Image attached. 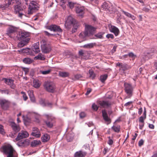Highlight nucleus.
Instances as JSON below:
<instances>
[{
    "label": "nucleus",
    "mask_w": 157,
    "mask_h": 157,
    "mask_svg": "<svg viewBox=\"0 0 157 157\" xmlns=\"http://www.w3.org/2000/svg\"><path fill=\"white\" fill-rule=\"evenodd\" d=\"M22 61L25 64H30L33 61V60L30 58H25L23 59Z\"/></svg>",
    "instance_id": "28"
},
{
    "label": "nucleus",
    "mask_w": 157,
    "mask_h": 157,
    "mask_svg": "<svg viewBox=\"0 0 157 157\" xmlns=\"http://www.w3.org/2000/svg\"><path fill=\"white\" fill-rule=\"evenodd\" d=\"M144 141L142 139L140 140L139 142L138 145L139 146L141 147L144 144Z\"/></svg>",
    "instance_id": "54"
},
{
    "label": "nucleus",
    "mask_w": 157,
    "mask_h": 157,
    "mask_svg": "<svg viewBox=\"0 0 157 157\" xmlns=\"http://www.w3.org/2000/svg\"><path fill=\"white\" fill-rule=\"evenodd\" d=\"M76 13L80 17H82L84 13V9L83 7H77L75 9Z\"/></svg>",
    "instance_id": "16"
},
{
    "label": "nucleus",
    "mask_w": 157,
    "mask_h": 157,
    "mask_svg": "<svg viewBox=\"0 0 157 157\" xmlns=\"http://www.w3.org/2000/svg\"><path fill=\"white\" fill-rule=\"evenodd\" d=\"M68 4L69 7L71 9H72L74 7V4L72 2H68Z\"/></svg>",
    "instance_id": "56"
},
{
    "label": "nucleus",
    "mask_w": 157,
    "mask_h": 157,
    "mask_svg": "<svg viewBox=\"0 0 157 157\" xmlns=\"http://www.w3.org/2000/svg\"><path fill=\"white\" fill-rule=\"evenodd\" d=\"M29 96L31 101L32 102L35 101V98L33 94V92L32 90H30L28 92Z\"/></svg>",
    "instance_id": "33"
},
{
    "label": "nucleus",
    "mask_w": 157,
    "mask_h": 157,
    "mask_svg": "<svg viewBox=\"0 0 157 157\" xmlns=\"http://www.w3.org/2000/svg\"><path fill=\"white\" fill-rule=\"evenodd\" d=\"M66 1L67 0H60V4L61 6H62L63 5V4L66 3Z\"/></svg>",
    "instance_id": "64"
},
{
    "label": "nucleus",
    "mask_w": 157,
    "mask_h": 157,
    "mask_svg": "<svg viewBox=\"0 0 157 157\" xmlns=\"http://www.w3.org/2000/svg\"><path fill=\"white\" fill-rule=\"evenodd\" d=\"M41 138L43 142H46L49 140L50 136L48 134H44L43 136H42Z\"/></svg>",
    "instance_id": "29"
},
{
    "label": "nucleus",
    "mask_w": 157,
    "mask_h": 157,
    "mask_svg": "<svg viewBox=\"0 0 157 157\" xmlns=\"http://www.w3.org/2000/svg\"><path fill=\"white\" fill-rule=\"evenodd\" d=\"M95 44L94 43H91L83 45V47L85 48H93Z\"/></svg>",
    "instance_id": "36"
},
{
    "label": "nucleus",
    "mask_w": 157,
    "mask_h": 157,
    "mask_svg": "<svg viewBox=\"0 0 157 157\" xmlns=\"http://www.w3.org/2000/svg\"><path fill=\"white\" fill-rule=\"evenodd\" d=\"M40 104L43 106H48L50 107L52 105L51 103H49L48 101H45L44 100L41 99L39 101Z\"/></svg>",
    "instance_id": "23"
},
{
    "label": "nucleus",
    "mask_w": 157,
    "mask_h": 157,
    "mask_svg": "<svg viewBox=\"0 0 157 157\" xmlns=\"http://www.w3.org/2000/svg\"><path fill=\"white\" fill-rule=\"evenodd\" d=\"M96 29V28L91 25H86L84 32L85 36L89 37L91 39H96V38L93 37V36L95 33Z\"/></svg>",
    "instance_id": "2"
},
{
    "label": "nucleus",
    "mask_w": 157,
    "mask_h": 157,
    "mask_svg": "<svg viewBox=\"0 0 157 157\" xmlns=\"http://www.w3.org/2000/svg\"><path fill=\"white\" fill-rule=\"evenodd\" d=\"M82 77V76L80 75H75V77L76 79H78L81 78Z\"/></svg>",
    "instance_id": "59"
},
{
    "label": "nucleus",
    "mask_w": 157,
    "mask_h": 157,
    "mask_svg": "<svg viewBox=\"0 0 157 157\" xmlns=\"http://www.w3.org/2000/svg\"><path fill=\"white\" fill-rule=\"evenodd\" d=\"M39 5L36 2L32 1L30 3L28 13L31 14L35 11L37 10L39 8Z\"/></svg>",
    "instance_id": "4"
},
{
    "label": "nucleus",
    "mask_w": 157,
    "mask_h": 157,
    "mask_svg": "<svg viewBox=\"0 0 157 157\" xmlns=\"http://www.w3.org/2000/svg\"><path fill=\"white\" fill-rule=\"evenodd\" d=\"M2 148L4 153L7 155V157H14L16 151L10 145H5Z\"/></svg>",
    "instance_id": "3"
},
{
    "label": "nucleus",
    "mask_w": 157,
    "mask_h": 157,
    "mask_svg": "<svg viewBox=\"0 0 157 157\" xmlns=\"http://www.w3.org/2000/svg\"><path fill=\"white\" fill-rule=\"evenodd\" d=\"M51 71V70L50 69H49L48 70L45 71H40V72L43 75H47Z\"/></svg>",
    "instance_id": "46"
},
{
    "label": "nucleus",
    "mask_w": 157,
    "mask_h": 157,
    "mask_svg": "<svg viewBox=\"0 0 157 157\" xmlns=\"http://www.w3.org/2000/svg\"><path fill=\"white\" fill-rule=\"evenodd\" d=\"M3 79L4 80V82L6 84L10 86L12 88H13L12 87L13 86V80L8 79L6 78H4Z\"/></svg>",
    "instance_id": "27"
},
{
    "label": "nucleus",
    "mask_w": 157,
    "mask_h": 157,
    "mask_svg": "<svg viewBox=\"0 0 157 157\" xmlns=\"http://www.w3.org/2000/svg\"><path fill=\"white\" fill-rule=\"evenodd\" d=\"M29 48H23L20 50H19L18 51L19 52H21L24 53H27L29 52Z\"/></svg>",
    "instance_id": "45"
},
{
    "label": "nucleus",
    "mask_w": 157,
    "mask_h": 157,
    "mask_svg": "<svg viewBox=\"0 0 157 157\" xmlns=\"http://www.w3.org/2000/svg\"><path fill=\"white\" fill-rule=\"evenodd\" d=\"M13 130L16 133L18 132L20 130V128L18 125H17L14 122H12L11 124Z\"/></svg>",
    "instance_id": "20"
},
{
    "label": "nucleus",
    "mask_w": 157,
    "mask_h": 157,
    "mask_svg": "<svg viewBox=\"0 0 157 157\" xmlns=\"http://www.w3.org/2000/svg\"><path fill=\"white\" fill-rule=\"evenodd\" d=\"M41 49L42 52L44 53H48L51 50V46L48 44L46 43V41L42 40L41 42Z\"/></svg>",
    "instance_id": "5"
},
{
    "label": "nucleus",
    "mask_w": 157,
    "mask_h": 157,
    "mask_svg": "<svg viewBox=\"0 0 157 157\" xmlns=\"http://www.w3.org/2000/svg\"><path fill=\"white\" fill-rule=\"evenodd\" d=\"M21 4L17 5L15 6L14 7V12L16 13H18V16L19 17H21L23 15V13L21 12L23 11V9L21 5Z\"/></svg>",
    "instance_id": "11"
},
{
    "label": "nucleus",
    "mask_w": 157,
    "mask_h": 157,
    "mask_svg": "<svg viewBox=\"0 0 157 157\" xmlns=\"http://www.w3.org/2000/svg\"><path fill=\"white\" fill-rule=\"evenodd\" d=\"M99 104L101 106L104 108L109 107L112 104V103L109 101H100Z\"/></svg>",
    "instance_id": "15"
},
{
    "label": "nucleus",
    "mask_w": 157,
    "mask_h": 157,
    "mask_svg": "<svg viewBox=\"0 0 157 157\" xmlns=\"http://www.w3.org/2000/svg\"><path fill=\"white\" fill-rule=\"evenodd\" d=\"M29 143V140L26 139L23 140H21L18 142L17 145L19 147H24L28 145Z\"/></svg>",
    "instance_id": "21"
},
{
    "label": "nucleus",
    "mask_w": 157,
    "mask_h": 157,
    "mask_svg": "<svg viewBox=\"0 0 157 157\" xmlns=\"http://www.w3.org/2000/svg\"><path fill=\"white\" fill-rule=\"evenodd\" d=\"M15 31L16 30L14 28H10L8 29L6 33L9 36L12 37L11 36V34L14 33Z\"/></svg>",
    "instance_id": "32"
},
{
    "label": "nucleus",
    "mask_w": 157,
    "mask_h": 157,
    "mask_svg": "<svg viewBox=\"0 0 157 157\" xmlns=\"http://www.w3.org/2000/svg\"><path fill=\"white\" fill-rule=\"evenodd\" d=\"M101 9L103 10L110 11V7L108 3L104 2L101 6Z\"/></svg>",
    "instance_id": "26"
},
{
    "label": "nucleus",
    "mask_w": 157,
    "mask_h": 157,
    "mask_svg": "<svg viewBox=\"0 0 157 157\" xmlns=\"http://www.w3.org/2000/svg\"><path fill=\"white\" fill-rule=\"evenodd\" d=\"M86 51L82 50H81L78 52V55L79 56H82L84 55Z\"/></svg>",
    "instance_id": "51"
},
{
    "label": "nucleus",
    "mask_w": 157,
    "mask_h": 157,
    "mask_svg": "<svg viewBox=\"0 0 157 157\" xmlns=\"http://www.w3.org/2000/svg\"><path fill=\"white\" fill-rule=\"evenodd\" d=\"M102 115L104 119L106 121H110V119L108 117L106 112L105 110H103L102 111Z\"/></svg>",
    "instance_id": "25"
},
{
    "label": "nucleus",
    "mask_w": 157,
    "mask_h": 157,
    "mask_svg": "<svg viewBox=\"0 0 157 157\" xmlns=\"http://www.w3.org/2000/svg\"><path fill=\"white\" fill-rule=\"evenodd\" d=\"M0 93L2 94H5L8 95L9 94V91L7 89H5L3 90L0 89Z\"/></svg>",
    "instance_id": "42"
},
{
    "label": "nucleus",
    "mask_w": 157,
    "mask_h": 157,
    "mask_svg": "<svg viewBox=\"0 0 157 157\" xmlns=\"http://www.w3.org/2000/svg\"><path fill=\"white\" fill-rule=\"evenodd\" d=\"M131 67L128 66L127 64H124L121 66V67L119 68L120 71L122 73H124V71L129 69Z\"/></svg>",
    "instance_id": "24"
},
{
    "label": "nucleus",
    "mask_w": 157,
    "mask_h": 157,
    "mask_svg": "<svg viewBox=\"0 0 157 157\" xmlns=\"http://www.w3.org/2000/svg\"><path fill=\"white\" fill-rule=\"evenodd\" d=\"M91 91L92 90L90 88H88L87 89L86 92L85 94V95H88L90 93Z\"/></svg>",
    "instance_id": "58"
},
{
    "label": "nucleus",
    "mask_w": 157,
    "mask_h": 157,
    "mask_svg": "<svg viewBox=\"0 0 157 157\" xmlns=\"http://www.w3.org/2000/svg\"><path fill=\"white\" fill-rule=\"evenodd\" d=\"M44 32L45 33V34L46 35L48 36H53V34H50L48 32H47L46 31H44Z\"/></svg>",
    "instance_id": "62"
},
{
    "label": "nucleus",
    "mask_w": 157,
    "mask_h": 157,
    "mask_svg": "<svg viewBox=\"0 0 157 157\" xmlns=\"http://www.w3.org/2000/svg\"><path fill=\"white\" fill-rule=\"evenodd\" d=\"M44 88L48 92L53 93L56 89L54 83L52 82H46L44 84Z\"/></svg>",
    "instance_id": "6"
},
{
    "label": "nucleus",
    "mask_w": 157,
    "mask_h": 157,
    "mask_svg": "<svg viewBox=\"0 0 157 157\" xmlns=\"http://www.w3.org/2000/svg\"><path fill=\"white\" fill-rule=\"evenodd\" d=\"M41 143V142L39 140H34L31 142V145L32 147H35L40 144Z\"/></svg>",
    "instance_id": "30"
},
{
    "label": "nucleus",
    "mask_w": 157,
    "mask_h": 157,
    "mask_svg": "<svg viewBox=\"0 0 157 157\" xmlns=\"http://www.w3.org/2000/svg\"><path fill=\"white\" fill-rule=\"evenodd\" d=\"M92 107L94 110L97 111L98 109V106L96 105L95 103H93L92 105Z\"/></svg>",
    "instance_id": "48"
},
{
    "label": "nucleus",
    "mask_w": 157,
    "mask_h": 157,
    "mask_svg": "<svg viewBox=\"0 0 157 157\" xmlns=\"http://www.w3.org/2000/svg\"><path fill=\"white\" fill-rule=\"evenodd\" d=\"M29 36V32L24 31L19 32L17 34L16 37L19 40H24Z\"/></svg>",
    "instance_id": "7"
},
{
    "label": "nucleus",
    "mask_w": 157,
    "mask_h": 157,
    "mask_svg": "<svg viewBox=\"0 0 157 157\" xmlns=\"http://www.w3.org/2000/svg\"><path fill=\"white\" fill-rule=\"evenodd\" d=\"M121 11L127 17L131 18L133 20L135 19L136 17L134 15H132L131 14L128 12H125L123 10H122Z\"/></svg>",
    "instance_id": "31"
},
{
    "label": "nucleus",
    "mask_w": 157,
    "mask_h": 157,
    "mask_svg": "<svg viewBox=\"0 0 157 157\" xmlns=\"http://www.w3.org/2000/svg\"><path fill=\"white\" fill-rule=\"evenodd\" d=\"M0 105L3 109L6 110L9 108L10 102L6 100H0Z\"/></svg>",
    "instance_id": "13"
},
{
    "label": "nucleus",
    "mask_w": 157,
    "mask_h": 157,
    "mask_svg": "<svg viewBox=\"0 0 157 157\" xmlns=\"http://www.w3.org/2000/svg\"><path fill=\"white\" fill-rule=\"evenodd\" d=\"M5 132L3 129V126L1 124H0V133L3 134H5Z\"/></svg>",
    "instance_id": "50"
},
{
    "label": "nucleus",
    "mask_w": 157,
    "mask_h": 157,
    "mask_svg": "<svg viewBox=\"0 0 157 157\" xmlns=\"http://www.w3.org/2000/svg\"><path fill=\"white\" fill-rule=\"evenodd\" d=\"M29 38H28L25 39L24 40H21V41L19 42L18 44V47L19 48L24 47L29 42Z\"/></svg>",
    "instance_id": "18"
},
{
    "label": "nucleus",
    "mask_w": 157,
    "mask_h": 157,
    "mask_svg": "<svg viewBox=\"0 0 157 157\" xmlns=\"http://www.w3.org/2000/svg\"><path fill=\"white\" fill-rule=\"evenodd\" d=\"M146 118H145L144 117H143V116H141L139 118V121L141 123H144V120Z\"/></svg>",
    "instance_id": "52"
},
{
    "label": "nucleus",
    "mask_w": 157,
    "mask_h": 157,
    "mask_svg": "<svg viewBox=\"0 0 157 157\" xmlns=\"http://www.w3.org/2000/svg\"><path fill=\"white\" fill-rule=\"evenodd\" d=\"M123 64L122 63L120 62H118L116 63V65L117 66H118L119 67V68L120 67H121V66H122Z\"/></svg>",
    "instance_id": "60"
},
{
    "label": "nucleus",
    "mask_w": 157,
    "mask_h": 157,
    "mask_svg": "<svg viewBox=\"0 0 157 157\" xmlns=\"http://www.w3.org/2000/svg\"><path fill=\"white\" fill-rule=\"evenodd\" d=\"M33 86L36 88H38L40 86V84L38 81L34 80L33 81Z\"/></svg>",
    "instance_id": "41"
},
{
    "label": "nucleus",
    "mask_w": 157,
    "mask_h": 157,
    "mask_svg": "<svg viewBox=\"0 0 157 157\" xmlns=\"http://www.w3.org/2000/svg\"><path fill=\"white\" fill-rule=\"evenodd\" d=\"M109 30L110 31L113 33L116 36H117L120 33L118 28L114 26L111 25L109 27Z\"/></svg>",
    "instance_id": "17"
},
{
    "label": "nucleus",
    "mask_w": 157,
    "mask_h": 157,
    "mask_svg": "<svg viewBox=\"0 0 157 157\" xmlns=\"http://www.w3.org/2000/svg\"><path fill=\"white\" fill-rule=\"evenodd\" d=\"M106 37L108 38H111V39H113L114 38V36L112 34H108L106 35Z\"/></svg>",
    "instance_id": "55"
},
{
    "label": "nucleus",
    "mask_w": 157,
    "mask_h": 157,
    "mask_svg": "<svg viewBox=\"0 0 157 157\" xmlns=\"http://www.w3.org/2000/svg\"><path fill=\"white\" fill-rule=\"evenodd\" d=\"M89 74L90 77L92 79H94L95 78V75L93 71L90 70H89Z\"/></svg>",
    "instance_id": "44"
},
{
    "label": "nucleus",
    "mask_w": 157,
    "mask_h": 157,
    "mask_svg": "<svg viewBox=\"0 0 157 157\" xmlns=\"http://www.w3.org/2000/svg\"><path fill=\"white\" fill-rule=\"evenodd\" d=\"M21 93L23 95L22 96L24 100L25 101H26L28 99V97L26 95L25 93L23 91L21 92Z\"/></svg>",
    "instance_id": "49"
},
{
    "label": "nucleus",
    "mask_w": 157,
    "mask_h": 157,
    "mask_svg": "<svg viewBox=\"0 0 157 157\" xmlns=\"http://www.w3.org/2000/svg\"><path fill=\"white\" fill-rule=\"evenodd\" d=\"M34 59L44 60L45 59V58L43 55L40 53L37 56L35 57Z\"/></svg>",
    "instance_id": "34"
},
{
    "label": "nucleus",
    "mask_w": 157,
    "mask_h": 157,
    "mask_svg": "<svg viewBox=\"0 0 157 157\" xmlns=\"http://www.w3.org/2000/svg\"><path fill=\"white\" fill-rule=\"evenodd\" d=\"M108 75L106 74H105L101 75L100 77V80L103 83L106 79Z\"/></svg>",
    "instance_id": "37"
},
{
    "label": "nucleus",
    "mask_w": 157,
    "mask_h": 157,
    "mask_svg": "<svg viewBox=\"0 0 157 157\" xmlns=\"http://www.w3.org/2000/svg\"><path fill=\"white\" fill-rule=\"evenodd\" d=\"M79 116L80 117L82 118L85 116L86 114L84 112H82L80 113Z\"/></svg>",
    "instance_id": "57"
},
{
    "label": "nucleus",
    "mask_w": 157,
    "mask_h": 157,
    "mask_svg": "<svg viewBox=\"0 0 157 157\" xmlns=\"http://www.w3.org/2000/svg\"><path fill=\"white\" fill-rule=\"evenodd\" d=\"M128 55L130 57H133L135 56L134 54L132 52L129 53Z\"/></svg>",
    "instance_id": "63"
},
{
    "label": "nucleus",
    "mask_w": 157,
    "mask_h": 157,
    "mask_svg": "<svg viewBox=\"0 0 157 157\" xmlns=\"http://www.w3.org/2000/svg\"><path fill=\"white\" fill-rule=\"evenodd\" d=\"M109 140L108 141V144L110 145H111L113 144V140L110 138V136L108 137Z\"/></svg>",
    "instance_id": "53"
},
{
    "label": "nucleus",
    "mask_w": 157,
    "mask_h": 157,
    "mask_svg": "<svg viewBox=\"0 0 157 157\" xmlns=\"http://www.w3.org/2000/svg\"><path fill=\"white\" fill-rule=\"evenodd\" d=\"M148 127L152 129H154L155 128L154 125H153V124H149Z\"/></svg>",
    "instance_id": "61"
},
{
    "label": "nucleus",
    "mask_w": 157,
    "mask_h": 157,
    "mask_svg": "<svg viewBox=\"0 0 157 157\" xmlns=\"http://www.w3.org/2000/svg\"><path fill=\"white\" fill-rule=\"evenodd\" d=\"M46 116L47 120L45 121V123L48 127L52 128L55 122L54 118L49 115H46Z\"/></svg>",
    "instance_id": "10"
},
{
    "label": "nucleus",
    "mask_w": 157,
    "mask_h": 157,
    "mask_svg": "<svg viewBox=\"0 0 157 157\" xmlns=\"http://www.w3.org/2000/svg\"><path fill=\"white\" fill-rule=\"evenodd\" d=\"M86 155L85 152L79 151L76 152L74 155V157H84Z\"/></svg>",
    "instance_id": "22"
},
{
    "label": "nucleus",
    "mask_w": 157,
    "mask_h": 157,
    "mask_svg": "<svg viewBox=\"0 0 157 157\" xmlns=\"http://www.w3.org/2000/svg\"><path fill=\"white\" fill-rule=\"evenodd\" d=\"M112 129L115 132H118L120 131V126H113L112 127Z\"/></svg>",
    "instance_id": "39"
},
{
    "label": "nucleus",
    "mask_w": 157,
    "mask_h": 157,
    "mask_svg": "<svg viewBox=\"0 0 157 157\" xmlns=\"http://www.w3.org/2000/svg\"><path fill=\"white\" fill-rule=\"evenodd\" d=\"M104 34V32H100L94 35V36L97 38L99 39H102L103 38V36Z\"/></svg>",
    "instance_id": "40"
},
{
    "label": "nucleus",
    "mask_w": 157,
    "mask_h": 157,
    "mask_svg": "<svg viewBox=\"0 0 157 157\" xmlns=\"http://www.w3.org/2000/svg\"><path fill=\"white\" fill-rule=\"evenodd\" d=\"M69 74L66 72H62L59 73V75L63 77H66L68 76Z\"/></svg>",
    "instance_id": "43"
},
{
    "label": "nucleus",
    "mask_w": 157,
    "mask_h": 157,
    "mask_svg": "<svg viewBox=\"0 0 157 157\" xmlns=\"http://www.w3.org/2000/svg\"><path fill=\"white\" fill-rule=\"evenodd\" d=\"M47 29L54 32L61 33L63 31L59 26L56 25H52L47 27Z\"/></svg>",
    "instance_id": "9"
},
{
    "label": "nucleus",
    "mask_w": 157,
    "mask_h": 157,
    "mask_svg": "<svg viewBox=\"0 0 157 157\" xmlns=\"http://www.w3.org/2000/svg\"><path fill=\"white\" fill-rule=\"evenodd\" d=\"M39 46V43L37 42L34 44L32 47L33 50L36 53H38L40 51Z\"/></svg>",
    "instance_id": "19"
},
{
    "label": "nucleus",
    "mask_w": 157,
    "mask_h": 157,
    "mask_svg": "<svg viewBox=\"0 0 157 157\" xmlns=\"http://www.w3.org/2000/svg\"><path fill=\"white\" fill-rule=\"evenodd\" d=\"M72 25L73 26L72 33H74L77 31L78 27L79 26V23L71 16H68L67 20L66 21L65 25L66 27L69 28Z\"/></svg>",
    "instance_id": "1"
},
{
    "label": "nucleus",
    "mask_w": 157,
    "mask_h": 157,
    "mask_svg": "<svg viewBox=\"0 0 157 157\" xmlns=\"http://www.w3.org/2000/svg\"><path fill=\"white\" fill-rule=\"evenodd\" d=\"M29 134L27 131H22L19 133L16 140L17 141H18L21 139L27 138Z\"/></svg>",
    "instance_id": "12"
},
{
    "label": "nucleus",
    "mask_w": 157,
    "mask_h": 157,
    "mask_svg": "<svg viewBox=\"0 0 157 157\" xmlns=\"http://www.w3.org/2000/svg\"><path fill=\"white\" fill-rule=\"evenodd\" d=\"M151 8V7L149 6H145L143 8L142 10L145 11V12H148L150 10Z\"/></svg>",
    "instance_id": "47"
},
{
    "label": "nucleus",
    "mask_w": 157,
    "mask_h": 157,
    "mask_svg": "<svg viewBox=\"0 0 157 157\" xmlns=\"http://www.w3.org/2000/svg\"><path fill=\"white\" fill-rule=\"evenodd\" d=\"M123 18V17L121 16V15L119 13L117 15V22L118 23L121 24V20Z\"/></svg>",
    "instance_id": "38"
},
{
    "label": "nucleus",
    "mask_w": 157,
    "mask_h": 157,
    "mask_svg": "<svg viewBox=\"0 0 157 157\" xmlns=\"http://www.w3.org/2000/svg\"><path fill=\"white\" fill-rule=\"evenodd\" d=\"M124 86L125 91L128 95V98H130L132 95L133 90L132 86L129 84L125 83Z\"/></svg>",
    "instance_id": "8"
},
{
    "label": "nucleus",
    "mask_w": 157,
    "mask_h": 157,
    "mask_svg": "<svg viewBox=\"0 0 157 157\" xmlns=\"http://www.w3.org/2000/svg\"><path fill=\"white\" fill-rule=\"evenodd\" d=\"M11 3L9 2L8 4H2L0 5V10L3 11L7 8Z\"/></svg>",
    "instance_id": "35"
},
{
    "label": "nucleus",
    "mask_w": 157,
    "mask_h": 157,
    "mask_svg": "<svg viewBox=\"0 0 157 157\" xmlns=\"http://www.w3.org/2000/svg\"><path fill=\"white\" fill-rule=\"evenodd\" d=\"M31 135L36 138H40L41 136L40 132L39 129L37 128H33Z\"/></svg>",
    "instance_id": "14"
}]
</instances>
